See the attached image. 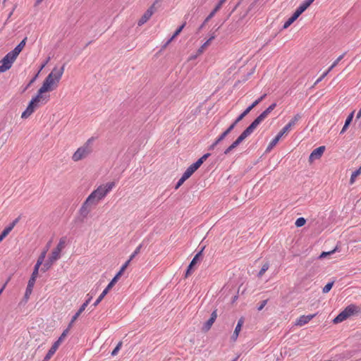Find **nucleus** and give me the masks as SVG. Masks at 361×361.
<instances>
[{"mask_svg":"<svg viewBox=\"0 0 361 361\" xmlns=\"http://www.w3.org/2000/svg\"><path fill=\"white\" fill-rule=\"evenodd\" d=\"M346 312L347 316L349 317L351 315H353L355 313L358 312V307L355 305H350L346 307L344 310Z\"/></svg>","mask_w":361,"mask_h":361,"instance_id":"obj_26","label":"nucleus"},{"mask_svg":"<svg viewBox=\"0 0 361 361\" xmlns=\"http://www.w3.org/2000/svg\"><path fill=\"white\" fill-rule=\"evenodd\" d=\"M315 315H316L315 314H309V315H302L297 320L295 324L297 326H302L307 324L312 319H313L315 317Z\"/></svg>","mask_w":361,"mask_h":361,"instance_id":"obj_17","label":"nucleus"},{"mask_svg":"<svg viewBox=\"0 0 361 361\" xmlns=\"http://www.w3.org/2000/svg\"><path fill=\"white\" fill-rule=\"evenodd\" d=\"M226 137V134H225L224 132L219 136V137L217 138V140L219 141V142H221L223 140L225 139V137Z\"/></svg>","mask_w":361,"mask_h":361,"instance_id":"obj_64","label":"nucleus"},{"mask_svg":"<svg viewBox=\"0 0 361 361\" xmlns=\"http://www.w3.org/2000/svg\"><path fill=\"white\" fill-rule=\"evenodd\" d=\"M185 180H186L185 179H184L183 177H181L177 182L175 189H178L179 187H180V185H182Z\"/></svg>","mask_w":361,"mask_h":361,"instance_id":"obj_52","label":"nucleus"},{"mask_svg":"<svg viewBox=\"0 0 361 361\" xmlns=\"http://www.w3.org/2000/svg\"><path fill=\"white\" fill-rule=\"evenodd\" d=\"M44 64H43L42 66H41V68L39 71H40L44 67ZM39 72H38L30 80V82H28V84L23 88L22 92H25L32 85V83L35 82V81L36 80L37 76H38V74H39Z\"/></svg>","mask_w":361,"mask_h":361,"instance_id":"obj_33","label":"nucleus"},{"mask_svg":"<svg viewBox=\"0 0 361 361\" xmlns=\"http://www.w3.org/2000/svg\"><path fill=\"white\" fill-rule=\"evenodd\" d=\"M66 238H61L57 245V246L53 250L49 258L51 263L54 262L60 257L61 250L65 247Z\"/></svg>","mask_w":361,"mask_h":361,"instance_id":"obj_6","label":"nucleus"},{"mask_svg":"<svg viewBox=\"0 0 361 361\" xmlns=\"http://www.w3.org/2000/svg\"><path fill=\"white\" fill-rule=\"evenodd\" d=\"M267 97V94H264L260 97H259L257 99H256L255 102H252V106L254 107L257 106L261 102L263 101V99Z\"/></svg>","mask_w":361,"mask_h":361,"instance_id":"obj_43","label":"nucleus"},{"mask_svg":"<svg viewBox=\"0 0 361 361\" xmlns=\"http://www.w3.org/2000/svg\"><path fill=\"white\" fill-rule=\"evenodd\" d=\"M243 323H244V319L242 317L238 320V324L235 328L234 332L231 337V338L233 341H235L237 340L239 333L241 331V328H242Z\"/></svg>","mask_w":361,"mask_h":361,"instance_id":"obj_18","label":"nucleus"},{"mask_svg":"<svg viewBox=\"0 0 361 361\" xmlns=\"http://www.w3.org/2000/svg\"><path fill=\"white\" fill-rule=\"evenodd\" d=\"M203 163L204 161L200 157L196 162L194 163V164L196 165V166L199 169Z\"/></svg>","mask_w":361,"mask_h":361,"instance_id":"obj_61","label":"nucleus"},{"mask_svg":"<svg viewBox=\"0 0 361 361\" xmlns=\"http://www.w3.org/2000/svg\"><path fill=\"white\" fill-rule=\"evenodd\" d=\"M40 266L41 265H39L38 264H36L35 265L34 270L32 271V274L31 277L30 278V279H32L33 281H36V279L37 277L38 272H39V269Z\"/></svg>","mask_w":361,"mask_h":361,"instance_id":"obj_37","label":"nucleus"},{"mask_svg":"<svg viewBox=\"0 0 361 361\" xmlns=\"http://www.w3.org/2000/svg\"><path fill=\"white\" fill-rule=\"evenodd\" d=\"M257 126L258 125L253 121L250 123V125L247 128H246L245 130H244V131L239 135V137L237 139L240 140V142H242L247 137H248L253 133V131Z\"/></svg>","mask_w":361,"mask_h":361,"instance_id":"obj_9","label":"nucleus"},{"mask_svg":"<svg viewBox=\"0 0 361 361\" xmlns=\"http://www.w3.org/2000/svg\"><path fill=\"white\" fill-rule=\"evenodd\" d=\"M121 345H122V342H121V341H120V342L117 344V345L116 346V348H115L113 350V351L111 352V355H113V356L116 355L118 353V350L121 349Z\"/></svg>","mask_w":361,"mask_h":361,"instance_id":"obj_45","label":"nucleus"},{"mask_svg":"<svg viewBox=\"0 0 361 361\" xmlns=\"http://www.w3.org/2000/svg\"><path fill=\"white\" fill-rule=\"evenodd\" d=\"M257 126L258 125L253 121L250 123V125L247 128H246L245 130H244V131L239 135V137L237 139L240 140V142H242L247 137H248L253 133V131Z\"/></svg>","mask_w":361,"mask_h":361,"instance_id":"obj_8","label":"nucleus"},{"mask_svg":"<svg viewBox=\"0 0 361 361\" xmlns=\"http://www.w3.org/2000/svg\"><path fill=\"white\" fill-rule=\"evenodd\" d=\"M245 116H246L244 115L243 113H242L237 117V118L233 122H235V124H238L241 120L244 118Z\"/></svg>","mask_w":361,"mask_h":361,"instance_id":"obj_57","label":"nucleus"},{"mask_svg":"<svg viewBox=\"0 0 361 361\" xmlns=\"http://www.w3.org/2000/svg\"><path fill=\"white\" fill-rule=\"evenodd\" d=\"M71 327H68L67 329H66L63 333L61 334V335L59 336V338H58L57 341H56L54 344H56V346L59 347V345H61V343H62V341H63V339L66 338V336H67L68 331H69V329Z\"/></svg>","mask_w":361,"mask_h":361,"instance_id":"obj_31","label":"nucleus"},{"mask_svg":"<svg viewBox=\"0 0 361 361\" xmlns=\"http://www.w3.org/2000/svg\"><path fill=\"white\" fill-rule=\"evenodd\" d=\"M348 317L343 310L339 313L333 320L334 324H338L345 320Z\"/></svg>","mask_w":361,"mask_h":361,"instance_id":"obj_28","label":"nucleus"},{"mask_svg":"<svg viewBox=\"0 0 361 361\" xmlns=\"http://www.w3.org/2000/svg\"><path fill=\"white\" fill-rule=\"evenodd\" d=\"M329 72L330 71H329V69L326 72H324L314 82V85L320 82L328 75Z\"/></svg>","mask_w":361,"mask_h":361,"instance_id":"obj_49","label":"nucleus"},{"mask_svg":"<svg viewBox=\"0 0 361 361\" xmlns=\"http://www.w3.org/2000/svg\"><path fill=\"white\" fill-rule=\"evenodd\" d=\"M35 283V281H33L32 279H29L24 295V298L26 300L29 298L30 295H31Z\"/></svg>","mask_w":361,"mask_h":361,"instance_id":"obj_23","label":"nucleus"},{"mask_svg":"<svg viewBox=\"0 0 361 361\" xmlns=\"http://www.w3.org/2000/svg\"><path fill=\"white\" fill-rule=\"evenodd\" d=\"M361 174V166L355 170L354 172H353L350 179V183L353 184L355 181L356 178Z\"/></svg>","mask_w":361,"mask_h":361,"instance_id":"obj_35","label":"nucleus"},{"mask_svg":"<svg viewBox=\"0 0 361 361\" xmlns=\"http://www.w3.org/2000/svg\"><path fill=\"white\" fill-rule=\"evenodd\" d=\"M345 53L343 54L342 55L339 56L336 60L332 63V65L329 68V71H331L334 67H336L337 66V64L339 63L340 61H341L344 56H345Z\"/></svg>","mask_w":361,"mask_h":361,"instance_id":"obj_39","label":"nucleus"},{"mask_svg":"<svg viewBox=\"0 0 361 361\" xmlns=\"http://www.w3.org/2000/svg\"><path fill=\"white\" fill-rule=\"evenodd\" d=\"M51 264L52 263H51V262L49 260V262H46L44 264L43 267L42 268V271H43L44 272L46 271Z\"/></svg>","mask_w":361,"mask_h":361,"instance_id":"obj_54","label":"nucleus"},{"mask_svg":"<svg viewBox=\"0 0 361 361\" xmlns=\"http://www.w3.org/2000/svg\"><path fill=\"white\" fill-rule=\"evenodd\" d=\"M215 38V35H212L197 50V54L203 53L204 49L210 44L211 42Z\"/></svg>","mask_w":361,"mask_h":361,"instance_id":"obj_29","label":"nucleus"},{"mask_svg":"<svg viewBox=\"0 0 361 361\" xmlns=\"http://www.w3.org/2000/svg\"><path fill=\"white\" fill-rule=\"evenodd\" d=\"M49 95H44L37 91V95L31 99L26 109L23 112L21 118H27L40 106V104H46L49 101Z\"/></svg>","mask_w":361,"mask_h":361,"instance_id":"obj_2","label":"nucleus"},{"mask_svg":"<svg viewBox=\"0 0 361 361\" xmlns=\"http://www.w3.org/2000/svg\"><path fill=\"white\" fill-rule=\"evenodd\" d=\"M298 17H297V16H295L294 13L292 15V16L290 18H289L288 19V20H286L285 22V23L283 24V29H286L288 28L295 20H297Z\"/></svg>","mask_w":361,"mask_h":361,"instance_id":"obj_34","label":"nucleus"},{"mask_svg":"<svg viewBox=\"0 0 361 361\" xmlns=\"http://www.w3.org/2000/svg\"><path fill=\"white\" fill-rule=\"evenodd\" d=\"M325 151V146H320L314 149L309 157V161L312 163L314 159H319L322 157Z\"/></svg>","mask_w":361,"mask_h":361,"instance_id":"obj_11","label":"nucleus"},{"mask_svg":"<svg viewBox=\"0 0 361 361\" xmlns=\"http://www.w3.org/2000/svg\"><path fill=\"white\" fill-rule=\"evenodd\" d=\"M267 300H262L261 302L260 305L258 307L257 310L259 311H261L264 308V307L267 305Z\"/></svg>","mask_w":361,"mask_h":361,"instance_id":"obj_60","label":"nucleus"},{"mask_svg":"<svg viewBox=\"0 0 361 361\" xmlns=\"http://www.w3.org/2000/svg\"><path fill=\"white\" fill-rule=\"evenodd\" d=\"M59 82V81L54 80L51 75H48L38 91L42 94L47 92H51L57 87Z\"/></svg>","mask_w":361,"mask_h":361,"instance_id":"obj_4","label":"nucleus"},{"mask_svg":"<svg viewBox=\"0 0 361 361\" xmlns=\"http://www.w3.org/2000/svg\"><path fill=\"white\" fill-rule=\"evenodd\" d=\"M354 113H355V111H352L347 117L345 121V123H347L348 125L350 126V124L351 123L352 121H353V116H354Z\"/></svg>","mask_w":361,"mask_h":361,"instance_id":"obj_46","label":"nucleus"},{"mask_svg":"<svg viewBox=\"0 0 361 361\" xmlns=\"http://www.w3.org/2000/svg\"><path fill=\"white\" fill-rule=\"evenodd\" d=\"M27 37H25L11 52L18 57L26 44Z\"/></svg>","mask_w":361,"mask_h":361,"instance_id":"obj_22","label":"nucleus"},{"mask_svg":"<svg viewBox=\"0 0 361 361\" xmlns=\"http://www.w3.org/2000/svg\"><path fill=\"white\" fill-rule=\"evenodd\" d=\"M114 186V182H109L106 184L99 185L87 197L88 201H91L93 203V206L97 205L99 201L104 198Z\"/></svg>","mask_w":361,"mask_h":361,"instance_id":"obj_1","label":"nucleus"},{"mask_svg":"<svg viewBox=\"0 0 361 361\" xmlns=\"http://www.w3.org/2000/svg\"><path fill=\"white\" fill-rule=\"evenodd\" d=\"M255 107L250 104L243 113L247 116Z\"/></svg>","mask_w":361,"mask_h":361,"instance_id":"obj_58","label":"nucleus"},{"mask_svg":"<svg viewBox=\"0 0 361 361\" xmlns=\"http://www.w3.org/2000/svg\"><path fill=\"white\" fill-rule=\"evenodd\" d=\"M92 206H93V203L91 201H88V199L87 198L79 210V214L83 219L87 218L90 212L92 211Z\"/></svg>","mask_w":361,"mask_h":361,"instance_id":"obj_7","label":"nucleus"},{"mask_svg":"<svg viewBox=\"0 0 361 361\" xmlns=\"http://www.w3.org/2000/svg\"><path fill=\"white\" fill-rule=\"evenodd\" d=\"M192 174L191 173H190V171L188 170H185V171L183 173L182 177L185 179V180H188Z\"/></svg>","mask_w":361,"mask_h":361,"instance_id":"obj_53","label":"nucleus"},{"mask_svg":"<svg viewBox=\"0 0 361 361\" xmlns=\"http://www.w3.org/2000/svg\"><path fill=\"white\" fill-rule=\"evenodd\" d=\"M121 272H118L116 276L112 279V280L109 282L108 286L109 288H112L114 284L118 281V279L121 277Z\"/></svg>","mask_w":361,"mask_h":361,"instance_id":"obj_38","label":"nucleus"},{"mask_svg":"<svg viewBox=\"0 0 361 361\" xmlns=\"http://www.w3.org/2000/svg\"><path fill=\"white\" fill-rule=\"evenodd\" d=\"M271 111V109L268 107L254 120V122H255L259 126Z\"/></svg>","mask_w":361,"mask_h":361,"instance_id":"obj_19","label":"nucleus"},{"mask_svg":"<svg viewBox=\"0 0 361 361\" xmlns=\"http://www.w3.org/2000/svg\"><path fill=\"white\" fill-rule=\"evenodd\" d=\"M301 118V115L297 114L294 116V117L289 121V123L286 125L279 132L282 135L288 133V131L291 129L293 126L295 125V123Z\"/></svg>","mask_w":361,"mask_h":361,"instance_id":"obj_10","label":"nucleus"},{"mask_svg":"<svg viewBox=\"0 0 361 361\" xmlns=\"http://www.w3.org/2000/svg\"><path fill=\"white\" fill-rule=\"evenodd\" d=\"M220 142L216 139L215 142L209 147V150H213Z\"/></svg>","mask_w":361,"mask_h":361,"instance_id":"obj_62","label":"nucleus"},{"mask_svg":"<svg viewBox=\"0 0 361 361\" xmlns=\"http://www.w3.org/2000/svg\"><path fill=\"white\" fill-rule=\"evenodd\" d=\"M198 169V168L196 166V165H195L194 164H192V165H190L188 169L187 170H188L190 171V173H191L192 174H193V173L195 171H196Z\"/></svg>","mask_w":361,"mask_h":361,"instance_id":"obj_51","label":"nucleus"},{"mask_svg":"<svg viewBox=\"0 0 361 361\" xmlns=\"http://www.w3.org/2000/svg\"><path fill=\"white\" fill-rule=\"evenodd\" d=\"M87 302H84L81 306L79 308V310H78V312H79L80 314H82V312L85 310V308L87 307Z\"/></svg>","mask_w":361,"mask_h":361,"instance_id":"obj_59","label":"nucleus"},{"mask_svg":"<svg viewBox=\"0 0 361 361\" xmlns=\"http://www.w3.org/2000/svg\"><path fill=\"white\" fill-rule=\"evenodd\" d=\"M271 111V109L268 107L254 120V122H255L259 126Z\"/></svg>","mask_w":361,"mask_h":361,"instance_id":"obj_20","label":"nucleus"},{"mask_svg":"<svg viewBox=\"0 0 361 361\" xmlns=\"http://www.w3.org/2000/svg\"><path fill=\"white\" fill-rule=\"evenodd\" d=\"M111 288H109V286L107 285L106 288L103 290V292L101 293L99 296H101L102 298L105 297V295L109 293V291L111 290Z\"/></svg>","mask_w":361,"mask_h":361,"instance_id":"obj_55","label":"nucleus"},{"mask_svg":"<svg viewBox=\"0 0 361 361\" xmlns=\"http://www.w3.org/2000/svg\"><path fill=\"white\" fill-rule=\"evenodd\" d=\"M216 312H217L216 310H214L212 312V313L211 314L210 318L204 324V325L202 328V330L204 332L208 331L211 329L212 324L214 323V322L217 317Z\"/></svg>","mask_w":361,"mask_h":361,"instance_id":"obj_12","label":"nucleus"},{"mask_svg":"<svg viewBox=\"0 0 361 361\" xmlns=\"http://www.w3.org/2000/svg\"><path fill=\"white\" fill-rule=\"evenodd\" d=\"M58 348L59 347L56 346V344H53L42 361H49L51 359V357L54 355V354L56 353Z\"/></svg>","mask_w":361,"mask_h":361,"instance_id":"obj_27","label":"nucleus"},{"mask_svg":"<svg viewBox=\"0 0 361 361\" xmlns=\"http://www.w3.org/2000/svg\"><path fill=\"white\" fill-rule=\"evenodd\" d=\"M64 68L65 65H63L61 68L54 67L49 75H51L52 78L56 81H60L63 74Z\"/></svg>","mask_w":361,"mask_h":361,"instance_id":"obj_13","label":"nucleus"},{"mask_svg":"<svg viewBox=\"0 0 361 361\" xmlns=\"http://www.w3.org/2000/svg\"><path fill=\"white\" fill-rule=\"evenodd\" d=\"M45 255H46V251L42 252L41 255H39V257H38V259H37L36 264L41 265L44 259Z\"/></svg>","mask_w":361,"mask_h":361,"instance_id":"obj_47","label":"nucleus"},{"mask_svg":"<svg viewBox=\"0 0 361 361\" xmlns=\"http://www.w3.org/2000/svg\"><path fill=\"white\" fill-rule=\"evenodd\" d=\"M282 136L283 135L279 133L278 135L270 142L266 151H270L278 143Z\"/></svg>","mask_w":361,"mask_h":361,"instance_id":"obj_30","label":"nucleus"},{"mask_svg":"<svg viewBox=\"0 0 361 361\" xmlns=\"http://www.w3.org/2000/svg\"><path fill=\"white\" fill-rule=\"evenodd\" d=\"M185 25H186V23L185 22L180 27H178L177 28V30L175 31V32L173 33L172 37L164 45V47H163L164 48H166L171 43V42L181 32L183 29L185 27Z\"/></svg>","mask_w":361,"mask_h":361,"instance_id":"obj_24","label":"nucleus"},{"mask_svg":"<svg viewBox=\"0 0 361 361\" xmlns=\"http://www.w3.org/2000/svg\"><path fill=\"white\" fill-rule=\"evenodd\" d=\"M269 263L268 262H267L266 263H264L262 267V269H260V271H259L258 274H257V276L259 278H261L264 274V273L269 269Z\"/></svg>","mask_w":361,"mask_h":361,"instance_id":"obj_36","label":"nucleus"},{"mask_svg":"<svg viewBox=\"0 0 361 361\" xmlns=\"http://www.w3.org/2000/svg\"><path fill=\"white\" fill-rule=\"evenodd\" d=\"M306 223V219H304L303 217H300L298 219H297L295 224L297 227H302V226H304Z\"/></svg>","mask_w":361,"mask_h":361,"instance_id":"obj_40","label":"nucleus"},{"mask_svg":"<svg viewBox=\"0 0 361 361\" xmlns=\"http://www.w3.org/2000/svg\"><path fill=\"white\" fill-rule=\"evenodd\" d=\"M334 285V281L328 283L322 289V292L324 293H329L331 289L332 288V286Z\"/></svg>","mask_w":361,"mask_h":361,"instance_id":"obj_42","label":"nucleus"},{"mask_svg":"<svg viewBox=\"0 0 361 361\" xmlns=\"http://www.w3.org/2000/svg\"><path fill=\"white\" fill-rule=\"evenodd\" d=\"M80 315V314L79 312H76L72 317L69 324H68V327H71V326L73 325V324L76 321V319L79 317V316Z\"/></svg>","mask_w":361,"mask_h":361,"instance_id":"obj_48","label":"nucleus"},{"mask_svg":"<svg viewBox=\"0 0 361 361\" xmlns=\"http://www.w3.org/2000/svg\"><path fill=\"white\" fill-rule=\"evenodd\" d=\"M19 219L17 218L15 220L13 221L12 223L9 224L7 227H6L4 231L0 234V240L2 241L8 235V233L13 230L16 224L18 222Z\"/></svg>","mask_w":361,"mask_h":361,"instance_id":"obj_15","label":"nucleus"},{"mask_svg":"<svg viewBox=\"0 0 361 361\" xmlns=\"http://www.w3.org/2000/svg\"><path fill=\"white\" fill-rule=\"evenodd\" d=\"M314 0H305L295 10L294 14L299 17L313 2Z\"/></svg>","mask_w":361,"mask_h":361,"instance_id":"obj_14","label":"nucleus"},{"mask_svg":"<svg viewBox=\"0 0 361 361\" xmlns=\"http://www.w3.org/2000/svg\"><path fill=\"white\" fill-rule=\"evenodd\" d=\"M222 5L223 4L219 1L211 13L214 16L215 13L221 8Z\"/></svg>","mask_w":361,"mask_h":361,"instance_id":"obj_50","label":"nucleus"},{"mask_svg":"<svg viewBox=\"0 0 361 361\" xmlns=\"http://www.w3.org/2000/svg\"><path fill=\"white\" fill-rule=\"evenodd\" d=\"M214 17V15L213 13H210L208 16L205 18V20H204V22L202 23V24L200 26L198 30H201L204 27V25L209 22V20L212 18Z\"/></svg>","mask_w":361,"mask_h":361,"instance_id":"obj_41","label":"nucleus"},{"mask_svg":"<svg viewBox=\"0 0 361 361\" xmlns=\"http://www.w3.org/2000/svg\"><path fill=\"white\" fill-rule=\"evenodd\" d=\"M94 138H89L81 147H78L72 156L73 161H79L88 157L93 152Z\"/></svg>","mask_w":361,"mask_h":361,"instance_id":"obj_3","label":"nucleus"},{"mask_svg":"<svg viewBox=\"0 0 361 361\" xmlns=\"http://www.w3.org/2000/svg\"><path fill=\"white\" fill-rule=\"evenodd\" d=\"M152 11H146L140 19L138 20L137 24L139 26L145 24L151 17H152Z\"/></svg>","mask_w":361,"mask_h":361,"instance_id":"obj_25","label":"nucleus"},{"mask_svg":"<svg viewBox=\"0 0 361 361\" xmlns=\"http://www.w3.org/2000/svg\"><path fill=\"white\" fill-rule=\"evenodd\" d=\"M102 298L101 296H99V298L96 300V301L93 303L92 306L94 307H97L99 303L102 300Z\"/></svg>","mask_w":361,"mask_h":361,"instance_id":"obj_63","label":"nucleus"},{"mask_svg":"<svg viewBox=\"0 0 361 361\" xmlns=\"http://www.w3.org/2000/svg\"><path fill=\"white\" fill-rule=\"evenodd\" d=\"M111 288H109V286L107 285L106 288L103 290V292L101 293L99 296H101L102 298L105 297V295L109 293V291L111 290Z\"/></svg>","mask_w":361,"mask_h":361,"instance_id":"obj_56","label":"nucleus"},{"mask_svg":"<svg viewBox=\"0 0 361 361\" xmlns=\"http://www.w3.org/2000/svg\"><path fill=\"white\" fill-rule=\"evenodd\" d=\"M142 247V245H140L136 247L133 253L130 257V260H132L138 253L140 252V249Z\"/></svg>","mask_w":361,"mask_h":361,"instance_id":"obj_44","label":"nucleus"},{"mask_svg":"<svg viewBox=\"0 0 361 361\" xmlns=\"http://www.w3.org/2000/svg\"><path fill=\"white\" fill-rule=\"evenodd\" d=\"M17 56L12 54V52H8L1 61H0V73H4L9 70L13 62L16 61Z\"/></svg>","mask_w":361,"mask_h":361,"instance_id":"obj_5","label":"nucleus"},{"mask_svg":"<svg viewBox=\"0 0 361 361\" xmlns=\"http://www.w3.org/2000/svg\"><path fill=\"white\" fill-rule=\"evenodd\" d=\"M240 140L236 139L228 148L224 151V154H229L232 150L237 147L240 144Z\"/></svg>","mask_w":361,"mask_h":361,"instance_id":"obj_32","label":"nucleus"},{"mask_svg":"<svg viewBox=\"0 0 361 361\" xmlns=\"http://www.w3.org/2000/svg\"><path fill=\"white\" fill-rule=\"evenodd\" d=\"M203 250H204V247L195 255V257L190 262V264L188 267L186 273H185V277H188V276H190L191 274L192 269L196 264L197 262L199 260V258L202 255V252Z\"/></svg>","mask_w":361,"mask_h":361,"instance_id":"obj_16","label":"nucleus"},{"mask_svg":"<svg viewBox=\"0 0 361 361\" xmlns=\"http://www.w3.org/2000/svg\"><path fill=\"white\" fill-rule=\"evenodd\" d=\"M271 111V109L268 107L254 120V122H255L259 126Z\"/></svg>","mask_w":361,"mask_h":361,"instance_id":"obj_21","label":"nucleus"}]
</instances>
